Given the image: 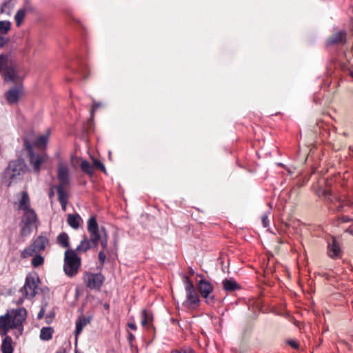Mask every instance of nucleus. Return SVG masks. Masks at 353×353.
Returning <instances> with one entry per match:
<instances>
[{
    "label": "nucleus",
    "instance_id": "6ab92c4d",
    "mask_svg": "<svg viewBox=\"0 0 353 353\" xmlns=\"http://www.w3.org/2000/svg\"><path fill=\"white\" fill-rule=\"evenodd\" d=\"M90 322V318L84 316H79L76 321L75 336L76 338L81 334L84 327Z\"/></svg>",
    "mask_w": 353,
    "mask_h": 353
},
{
    "label": "nucleus",
    "instance_id": "473e14b6",
    "mask_svg": "<svg viewBox=\"0 0 353 353\" xmlns=\"http://www.w3.org/2000/svg\"><path fill=\"white\" fill-rule=\"evenodd\" d=\"M101 105H102V103L101 102H97L94 99H92V109H91V112H90L92 119L94 117V114L95 111L99 108H100Z\"/></svg>",
    "mask_w": 353,
    "mask_h": 353
},
{
    "label": "nucleus",
    "instance_id": "c85d7f7f",
    "mask_svg": "<svg viewBox=\"0 0 353 353\" xmlns=\"http://www.w3.org/2000/svg\"><path fill=\"white\" fill-rule=\"evenodd\" d=\"M99 232H100V235H101V238L99 239V241H101V245L103 249L105 250L108 247V237H107L105 229L103 227H102L99 230Z\"/></svg>",
    "mask_w": 353,
    "mask_h": 353
},
{
    "label": "nucleus",
    "instance_id": "72a5a7b5",
    "mask_svg": "<svg viewBox=\"0 0 353 353\" xmlns=\"http://www.w3.org/2000/svg\"><path fill=\"white\" fill-rule=\"evenodd\" d=\"M93 165H94L95 168L101 170L104 173L106 172V170H105V168L103 163H101L100 161H99L97 159H94L93 160Z\"/></svg>",
    "mask_w": 353,
    "mask_h": 353
},
{
    "label": "nucleus",
    "instance_id": "412c9836",
    "mask_svg": "<svg viewBox=\"0 0 353 353\" xmlns=\"http://www.w3.org/2000/svg\"><path fill=\"white\" fill-rule=\"evenodd\" d=\"M4 336L1 347L2 353H13L14 349L12 338L8 335Z\"/></svg>",
    "mask_w": 353,
    "mask_h": 353
},
{
    "label": "nucleus",
    "instance_id": "dca6fc26",
    "mask_svg": "<svg viewBox=\"0 0 353 353\" xmlns=\"http://www.w3.org/2000/svg\"><path fill=\"white\" fill-rule=\"evenodd\" d=\"M5 81L14 82L17 80L19 76L16 70V65L13 63H10L8 68L3 72Z\"/></svg>",
    "mask_w": 353,
    "mask_h": 353
},
{
    "label": "nucleus",
    "instance_id": "49530a36",
    "mask_svg": "<svg viewBox=\"0 0 353 353\" xmlns=\"http://www.w3.org/2000/svg\"><path fill=\"white\" fill-rule=\"evenodd\" d=\"M341 220L343 221V222H348L350 221V219L348 217V216H343L341 218Z\"/></svg>",
    "mask_w": 353,
    "mask_h": 353
},
{
    "label": "nucleus",
    "instance_id": "f257e3e1",
    "mask_svg": "<svg viewBox=\"0 0 353 353\" xmlns=\"http://www.w3.org/2000/svg\"><path fill=\"white\" fill-rule=\"evenodd\" d=\"M26 317V310L20 307L8 311L4 315L0 316V336H6L8 332L12 329H22L23 322Z\"/></svg>",
    "mask_w": 353,
    "mask_h": 353
},
{
    "label": "nucleus",
    "instance_id": "9d476101",
    "mask_svg": "<svg viewBox=\"0 0 353 353\" xmlns=\"http://www.w3.org/2000/svg\"><path fill=\"white\" fill-rule=\"evenodd\" d=\"M48 155L46 152L31 153L28 157L30 165L32 168L33 172L39 174L42 165L48 160Z\"/></svg>",
    "mask_w": 353,
    "mask_h": 353
},
{
    "label": "nucleus",
    "instance_id": "cd10ccee",
    "mask_svg": "<svg viewBox=\"0 0 353 353\" xmlns=\"http://www.w3.org/2000/svg\"><path fill=\"white\" fill-rule=\"evenodd\" d=\"M80 167L83 172H85L86 174H88L90 176L92 175V174H93L92 167L91 166L90 163L88 161L83 160L81 162Z\"/></svg>",
    "mask_w": 353,
    "mask_h": 353
},
{
    "label": "nucleus",
    "instance_id": "5701e85b",
    "mask_svg": "<svg viewBox=\"0 0 353 353\" xmlns=\"http://www.w3.org/2000/svg\"><path fill=\"white\" fill-rule=\"evenodd\" d=\"M54 330L51 327H43L41 330L40 339L43 341H49L52 337Z\"/></svg>",
    "mask_w": 353,
    "mask_h": 353
},
{
    "label": "nucleus",
    "instance_id": "2f4dec72",
    "mask_svg": "<svg viewBox=\"0 0 353 353\" xmlns=\"http://www.w3.org/2000/svg\"><path fill=\"white\" fill-rule=\"evenodd\" d=\"M44 262V259L40 254H36L32 259V265L34 268L41 265Z\"/></svg>",
    "mask_w": 353,
    "mask_h": 353
},
{
    "label": "nucleus",
    "instance_id": "4468645a",
    "mask_svg": "<svg viewBox=\"0 0 353 353\" xmlns=\"http://www.w3.org/2000/svg\"><path fill=\"white\" fill-rule=\"evenodd\" d=\"M14 204L17 205V209L19 210L25 211L31 209L30 199L28 192L26 191H22L20 193L19 201Z\"/></svg>",
    "mask_w": 353,
    "mask_h": 353
},
{
    "label": "nucleus",
    "instance_id": "6e6d98bb",
    "mask_svg": "<svg viewBox=\"0 0 353 353\" xmlns=\"http://www.w3.org/2000/svg\"><path fill=\"white\" fill-rule=\"evenodd\" d=\"M324 193H325V195H327L328 194V192L327 191H325Z\"/></svg>",
    "mask_w": 353,
    "mask_h": 353
},
{
    "label": "nucleus",
    "instance_id": "e433bc0d",
    "mask_svg": "<svg viewBox=\"0 0 353 353\" xmlns=\"http://www.w3.org/2000/svg\"><path fill=\"white\" fill-rule=\"evenodd\" d=\"M333 205L334 206V210L338 212L342 210L344 207L343 203L340 200H337L336 202H333Z\"/></svg>",
    "mask_w": 353,
    "mask_h": 353
},
{
    "label": "nucleus",
    "instance_id": "a19ab883",
    "mask_svg": "<svg viewBox=\"0 0 353 353\" xmlns=\"http://www.w3.org/2000/svg\"><path fill=\"white\" fill-rule=\"evenodd\" d=\"M128 325L129 328L132 330H137V325L134 323H129Z\"/></svg>",
    "mask_w": 353,
    "mask_h": 353
},
{
    "label": "nucleus",
    "instance_id": "ddd939ff",
    "mask_svg": "<svg viewBox=\"0 0 353 353\" xmlns=\"http://www.w3.org/2000/svg\"><path fill=\"white\" fill-rule=\"evenodd\" d=\"M23 86L22 84H17L16 86L8 90L6 93V99L9 104L17 103L19 99L23 95Z\"/></svg>",
    "mask_w": 353,
    "mask_h": 353
},
{
    "label": "nucleus",
    "instance_id": "c03bdc74",
    "mask_svg": "<svg viewBox=\"0 0 353 353\" xmlns=\"http://www.w3.org/2000/svg\"><path fill=\"white\" fill-rule=\"evenodd\" d=\"M341 343L345 345L349 350L352 349L351 345L344 340L341 341Z\"/></svg>",
    "mask_w": 353,
    "mask_h": 353
},
{
    "label": "nucleus",
    "instance_id": "f03ea898",
    "mask_svg": "<svg viewBox=\"0 0 353 353\" xmlns=\"http://www.w3.org/2000/svg\"><path fill=\"white\" fill-rule=\"evenodd\" d=\"M88 231L90 239L84 236L79 245L74 250L75 252H85L92 247L97 248L101 238L99 228L96 218L92 216L88 221Z\"/></svg>",
    "mask_w": 353,
    "mask_h": 353
},
{
    "label": "nucleus",
    "instance_id": "c9c22d12",
    "mask_svg": "<svg viewBox=\"0 0 353 353\" xmlns=\"http://www.w3.org/2000/svg\"><path fill=\"white\" fill-rule=\"evenodd\" d=\"M269 212L264 213L262 216V223L263 227L267 228L270 225V221L268 219Z\"/></svg>",
    "mask_w": 353,
    "mask_h": 353
},
{
    "label": "nucleus",
    "instance_id": "864d4df0",
    "mask_svg": "<svg viewBox=\"0 0 353 353\" xmlns=\"http://www.w3.org/2000/svg\"><path fill=\"white\" fill-rule=\"evenodd\" d=\"M350 75L353 78V71L350 72Z\"/></svg>",
    "mask_w": 353,
    "mask_h": 353
},
{
    "label": "nucleus",
    "instance_id": "4be33fe9",
    "mask_svg": "<svg viewBox=\"0 0 353 353\" xmlns=\"http://www.w3.org/2000/svg\"><path fill=\"white\" fill-rule=\"evenodd\" d=\"M14 6V3L13 0H6L0 5V14L10 15Z\"/></svg>",
    "mask_w": 353,
    "mask_h": 353
},
{
    "label": "nucleus",
    "instance_id": "bb28decb",
    "mask_svg": "<svg viewBox=\"0 0 353 353\" xmlns=\"http://www.w3.org/2000/svg\"><path fill=\"white\" fill-rule=\"evenodd\" d=\"M11 61H9L8 55L0 54V73H3L10 65Z\"/></svg>",
    "mask_w": 353,
    "mask_h": 353
},
{
    "label": "nucleus",
    "instance_id": "58836bf2",
    "mask_svg": "<svg viewBox=\"0 0 353 353\" xmlns=\"http://www.w3.org/2000/svg\"><path fill=\"white\" fill-rule=\"evenodd\" d=\"M106 256L103 251H100L99 253V260L101 264H103L105 260Z\"/></svg>",
    "mask_w": 353,
    "mask_h": 353
},
{
    "label": "nucleus",
    "instance_id": "f3484780",
    "mask_svg": "<svg viewBox=\"0 0 353 353\" xmlns=\"http://www.w3.org/2000/svg\"><path fill=\"white\" fill-rule=\"evenodd\" d=\"M341 248L335 238H332V241L328 243L327 254L332 259L341 256Z\"/></svg>",
    "mask_w": 353,
    "mask_h": 353
},
{
    "label": "nucleus",
    "instance_id": "2eb2a0df",
    "mask_svg": "<svg viewBox=\"0 0 353 353\" xmlns=\"http://www.w3.org/2000/svg\"><path fill=\"white\" fill-rule=\"evenodd\" d=\"M346 32L343 30L339 31L332 35L327 41V46H334L346 42Z\"/></svg>",
    "mask_w": 353,
    "mask_h": 353
},
{
    "label": "nucleus",
    "instance_id": "c756f323",
    "mask_svg": "<svg viewBox=\"0 0 353 353\" xmlns=\"http://www.w3.org/2000/svg\"><path fill=\"white\" fill-rule=\"evenodd\" d=\"M25 15H26L25 9H20L17 12V13L14 16V19H15L16 24L17 26H19L21 25V22L23 21V20L25 17Z\"/></svg>",
    "mask_w": 353,
    "mask_h": 353
},
{
    "label": "nucleus",
    "instance_id": "09e8293b",
    "mask_svg": "<svg viewBox=\"0 0 353 353\" xmlns=\"http://www.w3.org/2000/svg\"><path fill=\"white\" fill-rule=\"evenodd\" d=\"M128 339L131 341L134 339V336L132 333L128 334Z\"/></svg>",
    "mask_w": 353,
    "mask_h": 353
},
{
    "label": "nucleus",
    "instance_id": "f8f14e48",
    "mask_svg": "<svg viewBox=\"0 0 353 353\" xmlns=\"http://www.w3.org/2000/svg\"><path fill=\"white\" fill-rule=\"evenodd\" d=\"M104 281V276L101 273H86L84 282L90 289L99 290Z\"/></svg>",
    "mask_w": 353,
    "mask_h": 353
},
{
    "label": "nucleus",
    "instance_id": "79ce46f5",
    "mask_svg": "<svg viewBox=\"0 0 353 353\" xmlns=\"http://www.w3.org/2000/svg\"><path fill=\"white\" fill-rule=\"evenodd\" d=\"M345 232L350 233V234L353 235V224L345 230Z\"/></svg>",
    "mask_w": 353,
    "mask_h": 353
},
{
    "label": "nucleus",
    "instance_id": "6e6552de",
    "mask_svg": "<svg viewBox=\"0 0 353 353\" xmlns=\"http://www.w3.org/2000/svg\"><path fill=\"white\" fill-rule=\"evenodd\" d=\"M37 221V216L35 211L31 208L23 211V215L21 219L20 235L27 236L32 231V228L35 226Z\"/></svg>",
    "mask_w": 353,
    "mask_h": 353
},
{
    "label": "nucleus",
    "instance_id": "7c9ffc66",
    "mask_svg": "<svg viewBox=\"0 0 353 353\" xmlns=\"http://www.w3.org/2000/svg\"><path fill=\"white\" fill-rule=\"evenodd\" d=\"M11 23L9 21H0V32L1 34H7L10 30Z\"/></svg>",
    "mask_w": 353,
    "mask_h": 353
},
{
    "label": "nucleus",
    "instance_id": "3c124183",
    "mask_svg": "<svg viewBox=\"0 0 353 353\" xmlns=\"http://www.w3.org/2000/svg\"><path fill=\"white\" fill-rule=\"evenodd\" d=\"M194 270L191 269V270H190V274H194Z\"/></svg>",
    "mask_w": 353,
    "mask_h": 353
},
{
    "label": "nucleus",
    "instance_id": "603ef678",
    "mask_svg": "<svg viewBox=\"0 0 353 353\" xmlns=\"http://www.w3.org/2000/svg\"><path fill=\"white\" fill-rule=\"evenodd\" d=\"M57 353H65V350H63V351H60V352H59Z\"/></svg>",
    "mask_w": 353,
    "mask_h": 353
},
{
    "label": "nucleus",
    "instance_id": "f704fd0d",
    "mask_svg": "<svg viewBox=\"0 0 353 353\" xmlns=\"http://www.w3.org/2000/svg\"><path fill=\"white\" fill-rule=\"evenodd\" d=\"M23 145H24L26 150L28 152V157L30 155H31V153H34L33 150H32V148L31 143H30V141L27 139H24V140H23Z\"/></svg>",
    "mask_w": 353,
    "mask_h": 353
},
{
    "label": "nucleus",
    "instance_id": "0eeeda50",
    "mask_svg": "<svg viewBox=\"0 0 353 353\" xmlns=\"http://www.w3.org/2000/svg\"><path fill=\"white\" fill-rule=\"evenodd\" d=\"M48 244V239L45 236L39 235L29 246L26 248L21 252V256L23 259L32 256L34 254H37L43 251Z\"/></svg>",
    "mask_w": 353,
    "mask_h": 353
},
{
    "label": "nucleus",
    "instance_id": "37998d69",
    "mask_svg": "<svg viewBox=\"0 0 353 353\" xmlns=\"http://www.w3.org/2000/svg\"><path fill=\"white\" fill-rule=\"evenodd\" d=\"M44 313H45V310L43 309H41L38 314V316H37L38 319H40L43 318V316H44Z\"/></svg>",
    "mask_w": 353,
    "mask_h": 353
},
{
    "label": "nucleus",
    "instance_id": "a878e982",
    "mask_svg": "<svg viewBox=\"0 0 353 353\" xmlns=\"http://www.w3.org/2000/svg\"><path fill=\"white\" fill-rule=\"evenodd\" d=\"M50 136V130H48L47 132H46V134H43V135H41V136H39L36 141H35V145L38 148H43V147H46V145H47L48 143V137Z\"/></svg>",
    "mask_w": 353,
    "mask_h": 353
},
{
    "label": "nucleus",
    "instance_id": "ea45409f",
    "mask_svg": "<svg viewBox=\"0 0 353 353\" xmlns=\"http://www.w3.org/2000/svg\"><path fill=\"white\" fill-rule=\"evenodd\" d=\"M7 40L3 37L0 36V48H2L6 43Z\"/></svg>",
    "mask_w": 353,
    "mask_h": 353
},
{
    "label": "nucleus",
    "instance_id": "b1692460",
    "mask_svg": "<svg viewBox=\"0 0 353 353\" xmlns=\"http://www.w3.org/2000/svg\"><path fill=\"white\" fill-rule=\"evenodd\" d=\"M152 320V313L146 310H143L141 312V325L145 327L150 323Z\"/></svg>",
    "mask_w": 353,
    "mask_h": 353
},
{
    "label": "nucleus",
    "instance_id": "de8ad7c7",
    "mask_svg": "<svg viewBox=\"0 0 353 353\" xmlns=\"http://www.w3.org/2000/svg\"><path fill=\"white\" fill-rule=\"evenodd\" d=\"M180 353H194V352L191 350H183L180 352Z\"/></svg>",
    "mask_w": 353,
    "mask_h": 353
},
{
    "label": "nucleus",
    "instance_id": "a211bd4d",
    "mask_svg": "<svg viewBox=\"0 0 353 353\" xmlns=\"http://www.w3.org/2000/svg\"><path fill=\"white\" fill-rule=\"evenodd\" d=\"M67 223L72 228L77 230L83 223V220L80 215L77 213L69 214L67 217Z\"/></svg>",
    "mask_w": 353,
    "mask_h": 353
},
{
    "label": "nucleus",
    "instance_id": "393cba45",
    "mask_svg": "<svg viewBox=\"0 0 353 353\" xmlns=\"http://www.w3.org/2000/svg\"><path fill=\"white\" fill-rule=\"evenodd\" d=\"M57 243L62 248H68L69 244V236L65 232H61L57 236Z\"/></svg>",
    "mask_w": 353,
    "mask_h": 353
},
{
    "label": "nucleus",
    "instance_id": "1a4fd4ad",
    "mask_svg": "<svg viewBox=\"0 0 353 353\" xmlns=\"http://www.w3.org/2000/svg\"><path fill=\"white\" fill-rule=\"evenodd\" d=\"M197 288L201 296L205 299L206 303L213 304L214 303V296L210 295L214 290V286L210 281L201 279L197 283Z\"/></svg>",
    "mask_w": 353,
    "mask_h": 353
},
{
    "label": "nucleus",
    "instance_id": "20e7f679",
    "mask_svg": "<svg viewBox=\"0 0 353 353\" xmlns=\"http://www.w3.org/2000/svg\"><path fill=\"white\" fill-rule=\"evenodd\" d=\"M57 179L59 185L57 186L59 203L68 202V194L64 188L70 185L69 168L67 164L60 161L57 167Z\"/></svg>",
    "mask_w": 353,
    "mask_h": 353
},
{
    "label": "nucleus",
    "instance_id": "7ed1b4c3",
    "mask_svg": "<svg viewBox=\"0 0 353 353\" xmlns=\"http://www.w3.org/2000/svg\"><path fill=\"white\" fill-rule=\"evenodd\" d=\"M26 171V165L21 159L11 161L5 169L2 182L6 186L10 187L13 183L20 181Z\"/></svg>",
    "mask_w": 353,
    "mask_h": 353
},
{
    "label": "nucleus",
    "instance_id": "8fccbe9b",
    "mask_svg": "<svg viewBox=\"0 0 353 353\" xmlns=\"http://www.w3.org/2000/svg\"><path fill=\"white\" fill-rule=\"evenodd\" d=\"M54 191L52 189H51L49 192V197L52 198L54 196Z\"/></svg>",
    "mask_w": 353,
    "mask_h": 353
},
{
    "label": "nucleus",
    "instance_id": "4c0bfd02",
    "mask_svg": "<svg viewBox=\"0 0 353 353\" xmlns=\"http://www.w3.org/2000/svg\"><path fill=\"white\" fill-rule=\"evenodd\" d=\"M288 344L290 345L294 349H298L299 348V343L298 341L295 340H290L288 341Z\"/></svg>",
    "mask_w": 353,
    "mask_h": 353
},
{
    "label": "nucleus",
    "instance_id": "5fc2aeb1",
    "mask_svg": "<svg viewBox=\"0 0 353 353\" xmlns=\"http://www.w3.org/2000/svg\"><path fill=\"white\" fill-rule=\"evenodd\" d=\"M105 308H108V307H109V305H108V304H106V305H105Z\"/></svg>",
    "mask_w": 353,
    "mask_h": 353
},
{
    "label": "nucleus",
    "instance_id": "aec40b11",
    "mask_svg": "<svg viewBox=\"0 0 353 353\" xmlns=\"http://www.w3.org/2000/svg\"><path fill=\"white\" fill-rule=\"evenodd\" d=\"M223 288L226 292H233L240 289L239 285L232 278L225 279L222 281Z\"/></svg>",
    "mask_w": 353,
    "mask_h": 353
},
{
    "label": "nucleus",
    "instance_id": "9b49d317",
    "mask_svg": "<svg viewBox=\"0 0 353 353\" xmlns=\"http://www.w3.org/2000/svg\"><path fill=\"white\" fill-rule=\"evenodd\" d=\"M37 285L33 277L27 276L26 282L23 288H21L20 292L23 294V299L20 300V303L23 301L24 299H32L37 294Z\"/></svg>",
    "mask_w": 353,
    "mask_h": 353
},
{
    "label": "nucleus",
    "instance_id": "423d86ee",
    "mask_svg": "<svg viewBox=\"0 0 353 353\" xmlns=\"http://www.w3.org/2000/svg\"><path fill=\"white\" fill-rule=\"evenodd\" d=\"M182 279L187 294L186 300L183 303V306L186 308H191L194 305H198L200 299L192 281L187 275H183Z\"/></svg>",
    "mask_w": 353,
    "mask_h": 353
},
{
    "label": "nucleus",
    "instance_id": "a18cd8bd",
    "mask_svg": "<svg viewBox=\"0 0 353 353\" xmlns=\"http://www.w3.org/2000/svg\"><path fill=\"white\" fill-rule=\"evenodd\" d=\"M60 204H61L62 210L63 211H65L68 202H61V203H60Z\"/></svg>",
    "mask_w": 353,
    "mask_h": 353
},
{
    "label": "nucleus",
    "instance_id": "39448f33",
    "mask_svg": "<svg viewBox=\"0 0 353 353\" xmlns=\"http://www.w3.org/2000/svg\"><path fill=\"white\" fill-rule=\"evenodd\" d=\"M81 265V259L75 250H67L64 253L63 270L70 277L77 274Z\"/></svg>",
    "mask_w": 353,
    "mask_h": 353
}]
</instances>
